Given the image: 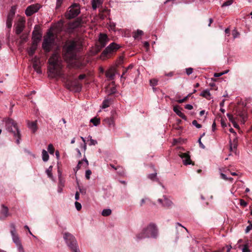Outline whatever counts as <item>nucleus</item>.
Wrapping results in <instances>:
<instances>
[{
    "label": "nucleus",
    "mask_w": 252,
    "mask_h": 252,
    "mask_svg": "<svg viewBox=\"0 0 252 252\" xmlns=\"http://www.w3.org/2000/svg\"><path fill=\"white\" fill-rule=\"evenodd\" d=\"M48 62L49 76L52 78L61 76L62 75V65L60 55L58 53H54L49 58Z\"/></svg>",
    "instance_id": "nucleus-1"
},
{
    "label": "nucleus",
    "mask_w": 252,
    "mask_h": 252,
    "mask_svg": "<svg viewBox=\"0 0 252 252\" xmlns=\"http://www.w3.org/2000/svg\"><path fill=\"white\" fill-rule=\"evenodd\" d=\"M77 42L70 40L66 42L63 48V57L67 62H71L75 59L76 55Z\"/></svg>",
    "instance_id": "nucleus-2"
},
{
    "label": "nucleus",
    "mask_w": 252,
    "mask_h": 252,
    "mask_svg": "<svg viewBox=\"0 0 252 252\" xmlns=\"http://www.w3.org/2000/svg\"><path fill=\"white\" fill-rule=\"evenodd\" d=\"M158 235V229L156 225L151 223L143 228L140 232L136 235L137 240L152 237L156 238Z\"/></svg>",
    "instance_id": "nucleus-3"
},
{
    "label": "nucleus",
    "mask_w": 252,
    "mask_h": 252,
    "mask_svg": "<svg viewBox=\"0 0 252 252\" xmlns=\"http://www.w3.org/2000/svg\"><path fill=\"white\" fill-rule=\"evenodd\" d=\"M5 125L6 129L13 134L14 137L16 138V143L19 144L21 135L17 124L13 120L8 119L5 122Z\"/></svg>",
    "instance_id": "nucleus-4"
},
{
    "label": "nucleus",
    "mask_w": 252,
    "mask_h": 252,
    "mask_svg": "<svg viewBox=\"0 0 252 252\" xmlns=\"http://www.w3.org/2000/svg\"><path fill=\"white\" fill-rule=\"evenodd\" d=\"M63 238L72 252H79L75 237L69 233H65Z\"/></svg>",
    "instance_id": "nucleus-5"
},
{
    "label": "nucleus",
    "mask_w": 252,
    "mask_h": 252,
    "mask_svg": "<svg viewBox=\"0 0 252 252\" xmlns=\"http://www.w3.org/2000/svg\"><path fill=\"white\" fill-rule=\"evenodd\" d=\"M54 42L53 33L50 32H48L47 35L44 37L42 44V47L44 51L50 52L54 44Z\"/></svg>",
    "instance_id": "nucleus-6"
},
{
    "label": "nucleus",
    "mask_w": 252,
    "mask_h": 252,
    "mask_svg": "<svg viewBox=\"0 0 252 252\" xmlns=\"http://www.w3.org/2000/svg\"><path fill=\"white\" fill-rule=\"evenodd\" d=\"M80 12L79 5L73 4L69 7V10L66 14V17L68 19H72L76 17Z\"/></svg>",
    "instance_id": "nucleus-7"
},
{
    "label": "nucleus",
    "mask_w": 252,
    "mask_h": 252,
    "mask_svg": "<svg viewBox=\"0 0 252 252\" xmlns=\"http://www.w3.org/2000/svg\"><path fill=\"white\" fill-rule=\"evenodd\" d=\"M120 46L119 44H117L115 42H112L105 49L102 53V55L105 56H107L110 54L116 52L118 49L120 48Z\"/></svg>",
    "instance_id": "nucleus-8"
},
{
    "label": "nucleus",
    "mask_w": 252,
    "mask_h": 252,
    "mask_svg": "<svg viewBox=\"0 0 252 252\" xmlns=\"http://www.w3.org/2000/svg\"><path fill=\"white\" fill-rule=\"evenodd\" d=\"M109 38L106 34L100 33L99 35L98 41L97 43V46L99 49L103 48L106 46Z\"/></svg>",
    "instance_id": "nucleus-9"
},
{
    "label": "nucleus",
    "mask_w": 252,
    "mask_h": 252,
    "mask_svg": "<svg viewBox=\"0 0 252 252\" xmlns=\"http://www.w3.org/2000/svg\"><path fill=\"white\" fill-rule=\"evenodd\" d=\"M25 20L24 18L19 19L16 26L15 32L17 34H20L23 32L25 27Z\"/></svg>",
    "instance_id": "nucleus-10"
},
{
    "label": "nucleus",
    "mask_w": 252,
    "mask_h": 252,
    "mask_svg": "<svg viewBox=\"0 0 252 252\" xmlns=\"http://www.w3.org/2000/svg\"><path fill=\"white\" fill-rule=\"evenodd\" d=\"M158 201L161 204V206L165 208H168L173 204L171 200L165 195H163L162 198L158 199Z\"/></svg>",
    "instance_id": "nucleus-11"
},
{
    "label": "nucleus",
    "mask_w": 252,
    "mask_h": 252,
    "mask_svg": "<svg viewBox=\"0 0 252 252\" xmlns=\"http://www.w3.org/2000/svg\"><path fill=\"white\" fill-rule=\"evenodd\" d=\"M179 156L183 159V162L184 165H187L191 164H193L191 160L190 159V157L188 152L181 153Z\"/></svg>",
    "instance_id": "nucleus-12"
},
{
    "label": "nucleus",
    "mask_w": 252,
    "mask_h": 252,
    "mask_svg": "<svg viewBox=\"0 0 252 252\" xmlns=\"http://www.w3.org/2000/svg\"><path fill=\"white\" fill-rule=\"evenodd\" d=\"M39 9L38 5H32L28 6L26 11L25 14L27 16H31L33 13L36 12Z\"/></svg>",
    "instance_id": "nucleus-13"
},
{
    "label": "nucleus",
    "mask_w": 252,
    "mask_h": 252,
    "mask_svg": "<svg viewBox=\"0 0 252 252\" xmlns=\"http://www.w3.org/2000/svg\"><path fill=\"white\" fill-rule=\"evenodd\" d=\"M41 34L39 32V31L34 30L32 32V43L38 44L41 40Z\"/></svg>",
    "instance_id": "nucleus-14"
},
{
    "label": "nucleus",
    "mask_w": 252,
    "mask_h": 252,
    "mask_svg": "<svg viewBox=\"0 0 252 252\" xmlns=\"http://www.w3.org/2000/svg\"><path fill=\"white\" fill-rule=\"evenodd\" d=\"M1 207L0 213V219L3 220L9 216L10 214L8 213V208L7 207L2 205Z\"/></svg>",
    "instance_id": "nucleus-15"
},
{
    "label": "nucleus",
    "mask_w": 252,
    "mask_h": 252,
    "mask_svg": "<svg viewBox=\"0 0 252 252\" xmlns=\"http://www.w3.org/2000/svg\"><path fill=\"white\" fill-rule=\"evenodd\" d=\"M82 22L81 19L78 18L74 21L70 23L69 27L71 29H75L82 26Z\"/></svg>",
    "instance_id": "nucleus-16"
},
{
    "label": "nucleus",
    "mask_w": 252,
    "mask_h": 252,
    "mask_svg": "<svg viewBox=\"0 0 252 252\" xmlns=\"http://www.w3.org/2000/svg\"><path fill=\"white\" fill-rule=\"evenodd\" d=\"M39 63V58L35 57L33 59V67L34 70L36 71L37 73L39 74L41 73V70L40 69Z\"/></svg>",
    "instance_id": "nucleus-17"
},
{
    "label": "nucleus",
    "mask_w": 252,
    "mask_h": 252,
    "mask_svg": "<svg viewBox=\"0 0 252 252\" xmlns=\"http://www.w3.org/2000/svg\"><path fill=\"white\" fill-rule=\"evenodd\" d=\"M28 127L31 130L32 133H35L37 130L36 121L28 122Z\"/></svg>",
    "instance_id": "nucleus-18"
},
{
    "label": "nucleus",
    "mask_w": 252,
    "mask_h": 252,
    "mask_svg": "<svg viewBox=\"0 0 252 252\" xmlns=\"http://www.w3.org/2000/svg\"><path fill=\"white\" fill-rule=\"evenodd\" d=\"M173 111L180 117H181V118L185 120H187V117L185 115V114L183 113H182L181 111V110H180V108L178 106L176 105L174 106Z\"/></svg>",
    "instance_id": "nucleus-19"
},
{
    "label": "nucleus",
    "mask_w": 252,
    "mask_h": 252,
    "mask_svg": "<svg viewBox=\"0 0 252 252\" xmlns=\"http://www.w3.org/2000/svg\"><path fill=\"white\" fill-rule=\"evenodd\" d=\"M104 122L105 125L110 127H114L115 126L114 121L112 117L106 118L104 120Z\"/></svg>",
    "instance_id": "nucleus-20"
},
{
    "label": "nucleus",
    "mask_w": 252,
    "mask_h": 252,
    "mask_svg": "<svg viewBox=\"0 0 252 252\" xmlns=\"http://www.w3.org/2000/svg\"><path fill=\"white\" fill-rule=\"evenodd\" d=\"M105 75L109 80H112L114 79L115 76L114 69L112 68L109 69L106 72Z\"/></svg>",
    "instance_id": "nucleus-21"
},
{
    "label": "nucleus",
    "mask_w": 252,
    "mask_h": 252,
    "mask_svg": "<svg viewBox=\"0 0 252 252\" xmlns=\"http://www.w3.org/2000/svg\"><path fill=\"white\" fill-rule=\"evenodd\" d=\"M37 45L38 44H37L32 43L31 47L28 50V54H29V56H33V55L35 53V50L37 49Z\"/></svg>",
    "instance_id": "nucleus-22"
},
{
    "label": "nucleus",
    "mask_w": 252,
    "mask_h": 252,
    "mask_svg": "<svg viewBox=\"0 0 252 252\" xmlns=\"http://www.w3.org/2000/svg\"><path fill=\"white\" fill-rule=\"evenodd\" d=\"M11 234L12 237V240L16 245L21 243L19 238L16 232L11 233Z\"/></svg>",
    "instance_id": "nucleus-23"
},
{
    "label": "nucleus",
    "mask_w": 252,
    "mask_h": 252,
    "mask_svg": "<svg viewBox=\"0 0 252 252\" xmlns=\"http://www.w3.org/2000/svg\"><path fill=\"white\" fill-rule=\"evenodd\" d=\"M92 7L93 9L95 10L96 8L100 5L102 3L101 0H92Z\"/></svg>",
    "instance_id": "nucleus-24"
},
{
    "label": "nucleus",
    "mask_w": 252,
    "mask_h": 252,
    "mask_svg": "<svg viewBox=\"0 0 252 252\" xmlns=\"http://www.w3.org/2000/svg\"><path fill=\"white\" fill-rule=\"evenodd\" d=\"M49 155L45 150H43L42 151V158L44 162H46L49 159Z\"/></svg>",
    "instance_id": "nucleus-25"
},
{
    "label": "nucleus",
    "mask_w": 252,
    "mask_h": 252,
    "mask_svg": "<svg viewBox=\"0 0 252 252\" xmlns=\"http://www.w3.org/2000/svg\"><path fill=\"white\" fill-rule=\"evenodd\" d=\"M71 85L74 86L76 91H78L81 89V85L78 82L77 80H75L71 83Z\"/></svg>",
    "instance_id": "nucleus-26"
},
{
    "label": "nucleus",
    "mask_w": 252,
    "mask_h": 252,
    "mask_svg": "<svg viewBox=\"0 0 252 252\" xmlns=\"http://www.w3.org/2000/svg\"><path fill=\"white\" fill-rule=\"evenodd\" d=\"M201 96L207 98L209 99L211 96V94L208 90H205L200 94Z\"/></svg>",
    "instance_id": "nucleus-27"
},
{
    "label": "nucleus",
    "mask_w": 252,
    "mask_h": 252,
    "mask_svg": "<svg viewBox=\"0 0 252 252\" xmlns=\"http://www.w3.org/2000/svg\"><path fill=\"white\" fill-rule=\"evenodd\" d=\"M110 104V100L109 99H106L103 100L102 103V108H106L108 107Z\"/></svg>",
    "instance_id": "nucleus-28"
},
{
    "label": "nucleus",
    "mask_w": 252,
    "mask_h": 252,
    "mask_svg": "<svg viewBox=\"0 0 252 252\" xmlns=\"http://www.w3.org/2000/svg\"><path fill=\"white\" fill-rule=\"evenodd\" d=\"M90 122L92 123L94 126H97L100 124V121L99 119L95 117L91 119Z\"/></svg>",
    "instance_id": "nucleus-29"
},
{
    "label": "nucleus",
    "mask_w": 252,
    "mask_h": 252,
    "mask_svg": "<svg viewBox=\"0 0 252 252\" xmlns=\"http://www.w3.org/2000/svg\"><path fill=\"white\" fill-rule=\"evenodd\" d=\"M143 34V32L141 30H138L136 32H134L133 37L135 39H137L140 36Z\"/></svg>",
    "instance_id": "nucleus-30"
},
{
    "label": "nucleus",
    "mask_w": 252,
    "mask_h": 252,
    "mask_svg": "<svg viewBox=\"0 0 252 252\" xmlns=\"http://www.w3.org/2000/svg\"><path fill=\"white\" fill-rule=\"evenodd\" d=\"M111 210L110 209H104L101 213V215L103 216H108L111 214Z\"/></svg>",
    "instance_id": "nucleus-31"
},
{
    "label": "nucleus",
    "mask_w": 252,
    "mask_h": 252,
    "mask_svg": "<svg viewBox=\"0 0 252 252\" xmlns=\"http://www.w3.org/2000/svg\"><path fill=\"white\" fill-rule=\"evenodd\" d=\"M20 43L22 44L27 41L28 39V35L26 34H23L20 36Z\"/></svg>",
    "instance_id": "nucleus-32"
},
{
    "label": "nucleus",
    "mask_w": 252,
    "mask_h": 252,
    "mask_svg": "<svg viewBox=\"0 0 252 252\" xmlns=\"http://www.w3.org/2000/svg\"><path fill=\"white\" fill-rule=\"evenodd\" d=\"M13 19H12V18L7 17L6 27L9 29H11V28L12 27Z\"/></svg>",
    "instance_id": "nucleus-33"
},
{
    "label": "nucleus",
    "mask_w": 252,
    "mask_h": 252,
    "mask_svg": "<svg viewBox=\"0 0 252 252\" xmlns=\"http://www.w3.org/2000/svg\"><path fill=\"white\" fill-rule=\"evenodd\" d=\"M52 166H50L46 170V173L47 174L48 176L52 178L53 177L52 174Z\"/></svg>",
    "instance_id": "nucleus-34"
},
{
    "label": "nucleus",
    "mask_w": 252,
    "mask_h": 252,
    "mask_svg": "<svg viewBox=\"0 0 252 252\" xmlns=\"http://www.w3.org/2000/svg\"><path fill=\"white\" fill-rule=\"evenodd\" d=\"M242 252H251L249 248V245L248 244H246L244 245L243 248L242 249Z\"/></svg>",
    "instance_id": "nucleus-35"
},
{
    "label": "nucleus",
    "mask_w": 252,
    "mask_h": 252,
    "mask_svg": "<svg viewBox=\"0 0 252 252\" xmlns=\"http://www.w3.org/2000/svg\"><path fill=\"white\" fill-rule=\"evenodd\" d=\"M48 151L51 155H53L54 153V148L52 144H50L48 146Z\"/></svg>",
    "instance_id": "nucleus-36"
},
{
    "label": "nucleus",
    "mask_w": 252,
    "mask_h": 252,
    "mask_svg": "<svg viewBox=\"0 0 252 252\" xmlns=\"http://www.w3.org/2000/svg\"><path fill=\"white\" fill-rule=\"evenodd\" d=\"M248 223H249L250 224L246 227L245 230V232L246 233H248L252 229V222L249 220Z\"/></svg>",
    "instance_id": "nucleus-37"
},
{
    "label": "nucleus",
    "mask_w": 252,
    "mask_h": 252,
    "mask_svg": "<svg viewBox=\"0 0 252 252\" xmlns=\"http://www.w3.org/2000/svg\"><path fill=\"white\" fill-rule=\"evenodd\" d=\"M88 137L90 138V143L89 144L90 146L95 145L97 144V142L96 140L93 139L92 138V136H89Z\"/></svg>",
    "instance_id": "nucleus-38"
},
{
    "label": "nucleus",
    "mask_w": 252,
    "mask_h": 252,
    "mask_svg": "<svg viewBox=\"0 0 252 252\" xmlns=\"http://www.w3.org/2000/svg\"><path fill=\"white\" fill-rule=\"evenodd\" d=\"M192 94H189L187 96H186V97H185L183 99H179V100H178L177 101V102H178L179 103H182L185 101H186L187 100V99H188V98L189 96H191V95Z\"/></svg>",
    "instance_id": "nucleus-39"
},
{
    "label": "nucleus",
    "mask_w": 252,
    "mask_h": 252,
    "mask_svg": "<svg viewBox=\"0 0 252 252\" xmlns=\"http://www.w3.org/2000/svg\"><path fill=\"white\" fill-rule=\"evenodd\" d=\"M19 252H25L24 248L21 244V243L16 245Z\"/></svg>",
    "instance_id": "nucleus-40"
},
{
    "label": "nucleus",
    "mask_w": 252,
    "mask_h": 252,
    "mask_svg": "<svg viewBox=\"0 0 252 252\" xmlns=\"http://www.w3.org/2000/svg\"><path fill=\"white\" fill-rule=\"evenodd\" d=\"M240 34L239 32L236 29H234L232 31V35L234 38H236L239 36Z\"/></svg>",
    "instance_id": "nucleus-41"
},
{
    "label": "nucleus",
    "mask_w": 252,
    "mask_h": 252,
    "mask_svg": "<svg viewBox=\"0 0 252 252\" xmlns=\"http://www.w3.org/2000/svg\"><path fill=\"white\" fill-rule=\"evenodd\" d=\"M10 228H11V230H10V233H11L16 232V228H15V225L14 224V223H10Z\"/></svg>",
    "instance_id": "nucleus-42"
},
{
    "label": "nucleus",
    "mask_w": 252,
    "mask_h": 252,
    "mask_svg": "<svg viewBox=\"0 0 252 252\" xmlns=\"http://www.w3.org/2000/svg\"><path fill=\"white\" fill-rule=\"evenodd\" d=\"M150 85L152 86H155L158 84V80L156 79H151L150 81Z\"/></svg>",
    "instance_id": "nucleus-43"
},
{
    "label": "nucleus",
    "mask_w": 252,
    "mask_h": 252,
    "mask_svg": "<svg viewBox=\"0 0 252 252\" xmlns=\"http://www.w3.org/2000/svg\"><path fill=\"white\" fill-rule=\"evenodd\" d=\"M92 174V171L90 170H87L85 172V177L87 179L89 180L90 178V175Z\"/></svg>",
    "instance_id": "nucleus-44"
},
{
    "label": "nucleus",
    "mask_w": 252,
    "mask_h": 252,
    "mask_svg": "<svg viewBox=\"0 0 252 252\" xmlns=\"http://www.w3.org/2000/svg\"><path fill=\"white\" fill-rule=\"evenodd\" d=\"M238 116H239L242 119V121H243V122H245L246 116H245V114L243 112H239L238 114Z\"/></svg>",
    "instance_id": "nucleus-45"
},
{
    "label": "nucleus",
    "mask_w": 252,
    "mask_h": 252,
    "mask_svg": "<svg viewBox=\"0 0 252 252\" xmlns=\"http://www.w3.org/2000/svg\"><path fill=\"white\" fill-rule=\"evenodd\" d=\"M193 72V68L189 67L186 69V73L188 75H189Z\"/></svg>",
    "instance_id": "nucleus-46"
},
{
    "label": "nucleus",
    "mask_w": 252,
    "mask_h": 252,
    "mask_svg": "<svg viewBox=\"0 0 252 252\" xmlns=\"http://www.w3.org/2000/svg\"><path fill=\"white\" fill-rule=\"evenodd\" d=\"M232 2H233V1L232 0H229L227 1H225V2H224L222 4V7L227 6L230 5L232 3Z\"/></svg>",
    "instance_id": "nucleus-47"
},
{
    "label": "nucleus",
    "mask_w": 252,
    "mask_h": 252,
    "mask_svg": "<svg viewBox=\"0 0 252 252\" xmlns=\"http://www.w3.org/2000/svg\"><path fill=\"white\" fill-rule=\"evenodd\" d=\"M116 92V88L115 87H113L110 88V90L109 91L108 94H115Z\"/></svg>",
    "instance_id": "nucleus-48"
},
{
    "label": "nucleus",
    "mask_w": 252,
    "mask_h": 252,
    "mask_svg": "<svg viewBox=\"0 0 252 252\" xmlns=\"http://www.w3.org/2000/svg\"><path fill=\"white\" fill-rule=\"evenodd\" d=\"M192 124L193 126H195L198 128H200L201 127V125L200 124H198L196 120H193L192 122Z\"/></svg>",
    "instance_id": "nucleus-49"
},
{
    "label": "nucleus",
    "mask_w": 252,
    "mask_h": 252,
    "mask_svg": "<svg viewBox=\"0 0 252 252\" xmlns=\"http://www.w3.org/2000/svg\"><path fill=\"white\" fill-rule=\"evenodd\" d=\"M227 116L229 119V120L232 123L233 122V121H235V119L234 118L233 116L229 114V113H227Z\"/></svg>",
    "instance_id": "nucleus-50"
},
{
    "label": "nucleus",
    "mask_w": 252,
    "mask_h": 252,
    "mask_svg": "<svg viewBox=\"0 0 252 252\" xmlns=\"http://www.w3.org/2000/svg\"><path fill=\"white\" fill-rule=\"evenodd\" d=\"M118 173L121 176H124L125 175V171L123 168L120 166V168L118 169Z\"/></svg>",
    "instance_id": "nucleus-51"
},
{
    "label": "nucleus",
    "mask_w": 252,
    "mask_h": 252,
    "mask_svg": "<svg viewBox=\"0 0 252 252\" xmlns=\"http://www.w3.org/2000/svg\"><path fill=\"white\" fill-rule=\"evenodd\" d=\"M157 176V173L150 174L148 175V178L151 180L154 179Z\"/></svg>",
    "instance_id": "nucleus-52"
},
{
    "label": "nucleus",
    "mask_w": 252,
    "mask_h": 252,
    "mask_svg": "<svg viewBox=\"0 0 252 252\" xmlns=\"http://www.w3.org/2000/svg\"><path fill=\"white\" fill-rule=\"evenodd\" d=\"M240 204L241 206H242L243 207H246L247 205V203L245 201H244V200L240 199Z\"/></svg>",
    "instance_id": "nucleus-53"
},
{
    "label": "nucleus",
    "mask_w": 252,
    "mask_h": 252,
    "mask_svg": "<svg viewBox=\"0 0 252 252\" xmlns=\"http://www.w3.org/2000/svg\"><path fill=\"white\" fill-rule=\"evenodd\" d=\"M75 205L76 208L78 211L80 210L81 209V205L80 203L76 201L75 203Z\"/></svg>",
    "instance_id": "nucleus-54"
},
{
    "label": "nucleus",
    "mask_w": 252,
    "mask_h": 252,
    "mask_svg": "<svg viewBox=\"0 0 252 252\" xmlns=\"http://www.w3.org/2000/svg\"><path fill=\"white\" fill-rule=\"evenodd\" d=\"M82 164H83V161H79L74 170H78L81 168Z\"/></svg>",
    "instance_id": "nucleus-55"
},
{
    "label": "nucleus",
    "mask_w": 252,
    "mask_h": 252,
    "mask_svg": "<svg viewBox=\"0 0 252 252\" xmlns=\"http://www.w3.org/2000/svg\"><path fill=\"white\" fill-rule=\"evenodd\" d=\"M63 0H57L56 8H59L62 4Z\"/></svg>",
    "instance_id": "nucleus-56"
},
{
    "label": "nucleus",
    "mask_w": 252,
    "mask_h": 252,
    "mask_svg": "<svg viewBox=\"0 0 252 252\" xmlns=\"http://www.w3.org/2000/svg\"><path fill=\"white\" fill-rule=\"evenodd\" d=\"M224 74H225V72L215 73L214 76L216 77H218L221 76V75Z\"/></svg>",
    "instance_id": "nucleus-57"
},
{
    "label": "nucleus",
    "mask_w": 252,
    "mask_h": 252,
    "mask_svg": "<svg viewBox=\"0 0 252 252\" xmlns=\"http://www.w3.org/2000/svg\"><path fill=\"white\" fill-rule=\"evenodd\" d=\"M185 108L188 110H191L193 109V106L191 104H186Z\"/></svg>",
    "instance_id": "nucleus-58"
},
{
    "label": "nucleus",
    "mask_w": 252,
    "mask_h": 252,
    "mask_svg": "<svg viewBox=\"0 0 252 252\" xmlns=\"http://www.w3.org/2000/svg\"><path fill=\"white\" fill-rule=\"evenodd\" d=\"M14 15H15V13L10 11L9 13H8L7 17L13 19Z\"/></svg>",
    "instance_id": "nucleus-59"
},
{
    "label": "nucleus",
    "mask_w": 252,
    "mask_h": 252,
    "mask_svg": "<svg viewBox=\"0 0 252 252\" xmlns=\"http://www.w3.org/2000/svg\"><path fill=\"white\" fill-rule=\"evenodd\" d=\"M220 176L222 179L227 181L228 178L226 177V176L224 174L221 173Z\"/></svg>",
    "instance_id": "nucleus-60"
},
{
    "label": "nucleus",
    "mask_w": 252,
    "mask_h": 252,
    "mask_svg": "<svg viewBox=\"0 0 252 252\" xmlns=\"http://www.w3.org/2000/svg\"><path fill=\"white\" fill-rule=\"evenodd\" d=\"M198 143L199 144V145H200V147H201L203 149L205 148V146L202 143V142L201 141V138H199V139H198Z\"/></svg>",
    "instance_id": "nucleus-61"
},
{
    "label": "nucleus",
    "mask_w": 252,
    "mask_h": 252,
    "mask_svg": "<svg viewBox=\"0 0 252 252\" xmlns=\"http://www.w3.org/2000/svg\"><path fill=\"white\" fill-rule=\"evenodd\" d=\"M236 147H237V145H236V144H232V143H230V149L231 151L232 150L233 148H234V149L236 148Z\"/></svg>",
    "instance_id": "nucleus-62"
},
{
    "label": "nucleus",
    "mask_w": 252,
    "mask_h": 252,
    "mask_svg": "<svg viewBox=\"0 0 252 252\" xmlns=\"http://www.w3.org/2000/svg\"><path fill=\"white\" fill-rule=\"evenodd\" d=\"M83 162L84 161L85 162V167H86L89 165V162L86 158H84L82 160Z\"/></svg>",
    "instance_id": "nucleus-63"
},
{
    "label": "nucleus",
    "mask_w": 252,
    "mask_h": 252,
    "mask_svg": "<svg viewBox=\"0 0 252 252\" xmlns=\"http://www.w3.org/2000/svg\"><path fill=\"white\" fill-rule=\"evenodd\" d=\"M86 77V75L85 74H81L78 77V79L79 80H82L83 79H84Z\"/></svg>",
    "instance_id": "nucleus-64"
}]
</instances>
